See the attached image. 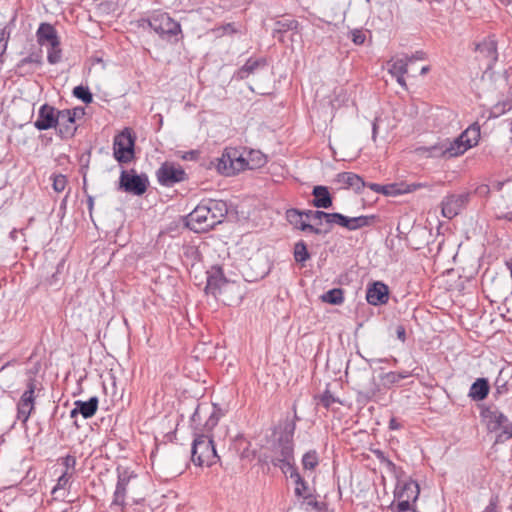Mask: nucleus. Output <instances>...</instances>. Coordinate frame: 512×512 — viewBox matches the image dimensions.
<instances>
[{"label": "nucleus", "instance_id": "obj_1", "mask_svg": "<svg viewBox=\"0 0 512 512\" xmlns=\"http://www.w3.org/2000/svg\"><path fill=\"white\" fill-rule=\"evenodd\" d=\"M142 22L147 23L164 40L177 42V36L182 33L180 23L166 12L154 11L147 19H142Z\"/></svg>", "mask_w": 512, "mask_h": 512}, {"label": "nucleus", "instance_id": "obj_2", "mask_svg": "<svg viewBox=\"0 0 512 512\" xmlns=\"http://www.w3.org/2000/svg\"><path fill=\"white\" fill-rule=\"evenodd\" d=\"M481 416L486 423L489 432H497L495 443H504L512 438V422L499 409L486 408L481 411Z\"/></svg>", "mask_w": 512, "mask_h": 512}, {"label": "nucleus", "instance_id": "obj_3", "mask_svg": "<svg viewBox=\"0 0 512 512\" xmlns=\"http://www.w3.org/2000/svg\"><path fill=\"white\" fill-rule=\"evenodd\" d=\"M219 460L213 439L205 434L195 437L191 448V461L196 466H212Z\"/></svg>", "mask_w": 512, "mask_h": 512}, {"label": "nucleus", "instance_id": "obj_4", "mask_svg": "<svg viewBox=\"0 0 512 512\" xmlns=\"http://www.w3.org/2000/svg\"><path fill=\"white\" fill-rule=\"evenodd\" d=\"M239 148H226L221 157L216 159L217 171L225 176H232L248 169L249 160Z\"/></svg>", "mask_w": 512, "mask_h": 512}, {"label": "nucleus", "instance_id": "obj_5", "mask_svg": "<svg viewBox=\"0 0 512 512\" xmlns=\"http://www.w3.org/2000/svg\"><path fill=\"white\" fill-rule=\"evenodd\" d=\"M136 136L129 127L124 128L113 140V156L120 164L130 163L135 158Z\"/></svg>", "mask_w": 512, "mask_h": 512}, {"label": "nucleus", "instance_id": "obj_6", "mask_svg": "<svg viewBox=\"0 0 512 512\" xmlns=\"http://www.w3.org/2000/svg\"><path fill=\"white\" fill-rule=\"evenodd\" d=\"M222 415L221 409L214 404H198L190 420L195 428L202 426L204 432H210L217 426Z\"/></svg>", "mask_w": 512, "mask_h": 512}, {"label": "nucleus", "instance_id": "obj_7", "mask_svg": "<svg viewBox=\"0 0 512 512\" xmlns=\"http://www.w3.org/2000/svg\"><path fill=\"white\" fill-rule=\"evenodd\" d=\"M149 186V179L146 174H137L134 169L122 170L119 177L118 190L142 196Z\"/></svg>", "mask_w": 512, "mask_h": 512}, {"label": "nucleus", "instance_id": "obj_8", "mask_svg": "<svg viewBox=\"0 0 512 512\" xmlns=\"http://www.w3.org/2000/svg\"><path fill=\"white\" fill-rule=\"evenodd\" d=\"M37 389V381L30 376L26 382V390L21 395L17 403L16 419L26 426V423L35 409V390Z\"/></svg>", "mask_w": 512, "mask_h": 512}, {"label": "nucleus", "instance_id": "obj_9", "mask_svg": "<svg viewBox=\"0 0 512 512\" xmlns=\"http://www.w3.org/2000/svg\"><path fill=\"white\" fill-rule=\"evenodd\" d=\"M117 472V483L113 494L112 505L125 507L126 505V494L127 487L132 479L137 478V474L128 467L118 466Z\"/></svg>", "mask_w": 512, "mask_h": 512}, {"label": "nucleus", "instance_id": "obj_10", "mask_svg": "<svg viewBox=\"0 0 512 512\" xmlns=\"http://www.w3.org/2000/svg\"><path fill=\"white\" fill-rule=\"evenodd\" d=\"M420 487L417 481L405 480L395 485L394 501L397 504H406V506H415L419 498Z\"/></svg>", "mask_w": 512, "mask_h": 512}, {"label": "nucleus", "instance_id": "obj_11", "mask_svg": "<svg viewBox=\"0 0 512 512\" xmlns=\"http://www.w3.org/2000/svg\"><path fill=\"white\" fill-rule=\"evenodd\" d=\"M471 194L464 192L461 194H449L441 201V212L443 217L452 219L457 216L469 203Z\"/></svg>", "mask_w": 512, "mask_h": 512}, {"label": "nucleus", "instance_id": "obj_12", "mask_svg": "<svg viewBox=\"0 0 512 512\" xmlns=\"http://www.w3.org/2000/svg\"><path fill=\"white\" fill-rule=\"evenodd\" d=\"M467 150L468 148H466V144L463 142V139H460V136L455 138L453 141L446 140L445 142L428 148L431 156H442L446 158L460 156Z\"/></svg>", "mask_w": 512, "mask_h": 512}, {"label": "nucleus", "instance_id": "obj_13", "mask_svg": "<svg viewBox=\"0 0 512 512\" xmlns=\"http://www.w3.org/2000/svg\"><path fill=\"white\" fill-rule=\"evenodd\" d=\"M157 179L162 186L171 187L176 183L185 181L187 174L181 166L165 162L157 170Z\"/></svg>", "mask_w": 512, "mask_h": 512}, {"label": "nucleus", "instance_id": "obj_14", "mask_svg": "<svg viewBox=\"0 0 512 512\" xmlns=\"http://www.w3.org/2000/svg\"><path fill=\"white\" fill-rule=\"evenodd\" d=\"M229 284L230 282L225 277L221 266L213 265L207 271L206 294H211L217 298Z\"/></svg>", "mask_w": 512, "mask_h": 512}, {"label": "nucleus", "instance_id": "obj_15", "mask_svg": "<svg viewBox=\"0 0 512 512\" xmlns=\"http://www.w3.org/2000/svg\"><path fill=\"white\" fill-rule=\"evenodd\" d=\"M187 226L196 232L207 231L214 228L211 223V218L205 204V200L197 205V207L188 215Z\"/></svg>", "mask_w": 512, "mask_h": 512}, {"label": "nucleus", "instance_id": "obj_16", "mask_svg": "<svg viewBox=\"0 0 512 512\" xmlns=\"http://www.w3.org/2000/svg\"><path fill=\"white\" fill-rule=\"evenodd\" d=\"M286 220L290 225L293 226L294 229L300 230L302 232H308L315 235L326 234L330 230H322L304 220L305 215L303 211L297 208H289L285 212Z\"/></svg>", "mask_w": 512, "mask_h": 512}, {"label": "nucleus", "instance_id": "obj_17", "mask_svg": "<svg viewBox=\"0 0 512 512\" xmlns=\"http://www.w3.org/2000/svg\"><path fill=\"white\" fill-rule=\"evenodd\" d=\"M57 124H59L58 109L47 103L41 105L38 110V117L34 122V127L39 131H45L57 128Z\"/></svg>", "mask_w": 512, "mask_h": 512}, {"label": "nucleus", "instance_id": "obj_18", "mask_svg": "<svg viewBox=\"0 0 512 512\" xmlns=\"http://www.w3.org/2000/svg\"><path fill=\"white\" fill-rule=\"evenodd\" d=\"M366 300L370 305L373 306L386 304L389 300L388 286L381 281H375L368 285L366 291Z\"/></svg>", "mask_w": 512, "mask_h": 512}, {"label": "nucleus", "instance_id": "obj_19", "mask_svg": "<svg viewBox=\"0 0 512 512\" xmlns=\"http://www.w3.org/2000/svg\"><path fill=\"white\" fill-rule=\"evenodd\" d=\"M59 124H57L58 135L62 139L71 138L76 131L75 120L76 113L71 109L58 110Z\"/></svg>", "mask_w": 512, "mask_h": 512}, {"label": "nucleus", "instance_id": "obj_20", "mask_svg": "<svg viewBox=\"0 0 512 512\" xmlns=\"http://www.w3.org/2000/svg\"><path fill=\"white\" fill-rule=\"evenodd\" d=\"M99 399L96 396L90 397L87 401L76 400L74 408L70 411V417L75 418L82 415L84 419L93 417L98 410Z\"/></svg>", "mask_w": 512, "mask_h": 512}, {"label": "nucleus", "instance_id": "obj_21", "mask_svg": "<svg viewBox=\"0 0 512 512\" xmlns=\"http://www.w3.org/2000/svg\"><path fill=\"white\" fill-rule=\"evenodd\" d=\"M311 205L317 209H329L333 205V196L327 186L316 185L313 187Z\"/></svg>", "mask_w": 512, "mask_h": 512}, {"label": "nucleus", "instance_id": "obj_22", "mask_svg": "<svg viewBox=\"0 0 512 512\" xmlns=\"http://www.w3.org/2000/svg\"><path fill=\"white\" fill-rule=\"evenodd\" d=\"M335 182L340 184L342 188H353L357 194H360L362 189L366 187V182L363 178L353 172L338 173Z\"/></svg>", "mask_w": 512, "mask_h": 512}, {"label": "nucleus", "instance_id": "obj_23", "mask_svg": "<svg viewBox=\"0 0 512 512\" xmlns=\"http://www.w3.org/2000/svg\"><path fill=\"white\" fill-rule=\"evenodd\" d=\"M476 50L486 58V70H491L498 59L496 41L490 38L485 39L477 45Z\"/></svg>", "mask_w": 512, "mask_h": 512}, {"label": "nucleus", "instance_id": "obj_24", "mask_svg": "<svg viewBox=\"0 0 512 512\" xmlns=\"http://www.w3.org/2000/svg\"><path fill=\"white\" fill-rule=\"evenodd\" d=\"M207 206L211 223L215 227L221 223L228 213L227 203L223 200L208 199L205 201Z\"/></svg>", "mask_w": 512, "mask_h": 512}, {"label": "nucleus", "instance_id": "obj_25", "mask_svg": "<svg viewBox=\"0 0 512 512\" xmlns=\"http://www.w3.org/2000/svg\"><path fill=\"white\" fill-rule=\"evenodd\" d=\"M37 41L40 45L57 46L60 40L57 31L53 25L49 23H41L36 32Z\"/></svg>", "mask_w": 512, "mask_h": 512}, {"label": "nucleus", "instance_id": "obj_26", "mask_svg": "<svg viewBox=\"0 0 512 512\" xmlns=\"http://www.w3.org/2000/svg\"><path fill=\"white\" fill-rule=\"evenodd\" d=\"M299 22L294 18H283L275 21L272 31L273 38L279 42H284V36L287 32H298Z\"/></svg>", "mask_w": 512, "mask_h": 512}, {"label": "nucleus", "instance_id": "obj_27", "mask_svg": "<svg viewBox=\"0 0 512 512\" xmlns=\"http://www.w3.org/2000/svg\"><path fill=\"white\" fill-rule=\"evenodd\" d=\"M274 456L279 460L294 459V441L278 438L273 445Z\"/></svg>", "mask_w": 512, "mask_h": 512}, {"label": "nucleus", "instance_id": "obj_28", "mask_svg": "<svg viewBox=\"0 0 512 512\" xmlns=\"http://www.w3.org/2000/svg\"><path fill=\"white\" fill-rule=\"evenodd\" d=\"M490 390L489 382L486 378H478L470 387L468 396L474 401L484 400Z\"/></svg>", "mask_w": 512, "mask_h": 512}, {"label": "nucleus", "instance_id": "obj_29", "mask_svg": "<svg viewBox=\"0 0 512 512\" xmlns=\"http://www.w3.org/2000/svg\"><path fill=\"white\" fill-rule=\"evenodd\" d=\"M250 447L251 443L242 434H238L233 440V448L239 453L240 459L252 460L255 457V451Z\"/></svg>", "mask_w": 512, "mask_h": 512}, {"label": "nucleus", "instance_id": "obj_30", "mask_svg": "<svg viewBox=\"0 0 512 512\" xmlns=\"http://www.w3.org/2000/svg\"><path fill=\"white\" fill-rule=\"evenodd\" d=\"M300 507L306 512H321L325 509L326 504L319 501L317 496L309 493L301 497Z\"/></svg>", "mask_w": 512, "mask_h": 512}, {"label": "nucleus", "instance_id": "obj_31", "mask_svg": "<svg viewBox=\"0 0 512 512\" xmlns=\"http://www.w3.org/2000/svg\"><path fill=\"white\" fill-rule=\"evenodd\" d=\"M460 139L466 144V148L470 149L478 144L480 138V126L478 123L471 124L460 135Z\"/></svg>", "mask_w": 512, "mask_h": 512}, {"label": "nucleus", "instance_id": "obj_32", "mask_svg": "<svg viewBox=\"0 0 512 512\" xmlns=\"http://www.w3.org/2000/svg\"><path fill=\"white\" fill-rule=\"evenodd\" d=\"M376 221L375 215H360L357 217H348L346 229L355 231L364 227L371 226Z\"/></svg>", "mask_w": 512, "mask_h": 512}, {"label": "nucleus", "instance_id": "obj_33", "mask_svg": "<svg viewBox=\"0 0 512 512\" xmlns=\"http://www.w3.org/2000/svg\"><path fill=\"white\" fill-rule=\"evenodd\" d=\"M271 464L274 467L280 468L283 474L289 476L291 479L296 477L299 472L295 465V459L293 460H279L278 458H271Z\"/></svg>", "mask_w": 512, "mask_h": 512}, {"label": "nucleus", "instance_id": "obj_34", "mask_svg": "<svg viewBox=\"0 0 512 512\" xmlns=\"http://www.w3.org/2000/svg\"><path fill=\"white\" fill-rule=\"evenodd\" d=\"M30 64H35L36 66L42 65V55L40 52H32L27 57L21 59L17 65L16 69L19 71L20 75H24L27 73H32L33 70H26L25 67Z\"/></svg>", "mask_w": 512, "mask_h": 512}, {"label": "nucleus", "instance_id": "obj_35", "mask_svg": "<svg viewBox=\"0 0 512 512\" xmlns=\"http://www.w3.org/2000/svg\"><path fill=\"white\" fill-rule=\"evenodd\" d=\"M379 391V386L376 384L374 378H372V386L365 390H358L356 394V402L359 404H367L374 400L376 393Z\"/></svg>", "mask_w": 512, "mask_h": 512}, {"label": "nucleus", "instance_id": "obj_36", "mask_svg": "<svg viewBox=\"0 0 512 512\" xmlns=\"http://www.w3.org/2000/svg\"><path fill=\"white\" fill-rule=\"evenodd\" d=\"M379 391V386L376 384L374 378H372V386L365 390H358L356 394V402L359 404H367L374 400L376 393Z\"/></svg>", "mask_w": 512, "mask_h": 512}, {"label": "nucleus", "instance_id": "obj_37", "mask_svg": "<svg viewBox=\"0 0 512 512\" xmlns=\"http://www.w3.org/2000/svg\"><path fill=\"white\" fill-rule=\"evenodd\" d=\"M366 187L370 188L372 191L378 194H383L386 196L402 194V191L398 188L397 184L380 185L377 183H366Z\"/></svg>", "mask_w": 512, "mask_h": 512}, {"label": "nucleus", "instance_id": "obj_38", "mask_svg": "<svg viewBox=\"0 0 512 512\" xmlns=\"http://www.w3.org/2000/svg\"><path fill=\"white\" fill-rule=\"evenodd\" d=\"M249 160L248 169H256L264 166L267 162L266 156L259 150H249L246 156Z\"/></svg>", "mask_w": 512, "mask_h": 512}, {"label": "nucleus", "instance_id": "obj_39", "mask_svg": "<svg viewBox=\"0 0 512 512\" xmlns=\"http://www.w3.org/2000/svg\"><path fill=\"white\" fill-rule=\"evenodd\" d=\"M323 302L340 305L344 302V292L341 288H333L321 296Z\"/></svg>", "mask_w": 512, "mask_h": 512}, {"label": "nucleus", "instance_id": "obj_40", "mask_svg": "<svg viewBox=\"0 0 512 512\" xmlns=\"http://www.w3.org/2000/svg\"><path fill=\"white\" fill-rule=\"evenodd\" d=\"M293 255L295 261L301 264H304L311 257L307 249V244L303 240H299L295 243Z\"/></svg>", "mask_w": 512, "mask_h": 512}, {"label": "nucleus", "instance_id": "obj_41", "mask_svg": "<svg viewBox=\"0 0 512 512\" xmlns=\"http://www.w3.org/2000/svg\"><path fill=\"white\" fill-rule=\"evenodd\" d=\"M305 470L313 471L319 465V455L316 450L307 451L301 459Z\"/></svg>", "mask_w": 512, "mask_h": 512}, {"label": "nucleus", "instance_id": "obj_42", "mask_svg": "<svg viewBox=\"0 0 512 512\" xmlns=\"http://www.w3.org/2000/svg\"><path fill=\"white\" fill-rule=\"evenodd\" d=\"M408 60L406 58H400L392 61L389 64V73L394 76L405 75L408 72Z\"/></svg>", "mask_w": 512, "mask_h": 512}, {"label": "nucleus", "instance_id": "obj_43", "mask_svg": "<svg viewBox=\"0 0 512 512\" xmlns=\"http://www.w3.org/2000/svg\"><path fill=\"white\" fill-rule=\"evenodd\" d=\"M265 64V60L263 59H248L246 63L240 68L238 75L240 78H246L250 74H252L260 65Z\"/></svg>", "mask_w": 512, "mask_h": 512}, {"label": "nucleus", "instance_id": "obj_44", "mask_svg": "<svg viewBox=\"0 0 512 512\" xmlns=\"http://www.w3.org/2000/svg\"><path fill=\"white\" fill-rule=\"evenodd\" d=\"M386 470L395 478L396 484H399L400 482L405 480L412 479L406 475L402 467L397 466L392 461H386Z\"/></svg>", "mask_w": 512, "mask_h": 512}, {"label": "nucleus", "instance_id": "obj_45", "mask_svg": "<svg viewBox=\"0 0 512 512\" xmlns=\"http://www.w3.org/2000/svg\"><path fill=\"white\" fill-rule=\"evenodd\" d=\"M72 94L77 99L81 100L85 104L93 102V94L87 86L78 85L74 87Z\"/></svg>", "mask_w": 512, "mask_h": 512}, {"label": "nucleus", "instance_id": "obj_46", "mask_svg": "<svg viewBox=\"0 0 512 512\" xmlns=\"http://www.w3.org/2000/svg\"><path fill=\"white\" fill-rule=\"evenodd\" d=\"M296 430L295 420H290L288 417L283 422L281 432L278 438L294 441V433Z\"/></svg>", "mask_w": 512, "mask_h": 512}, {"label": "nucleus", "instance_id": "obj_47", "mask_svg": "<svg viewBox=\"0 0 512 512\" xmlns=\"http://www.w3.org/2000/svg\"><path fill=\"white\" fill-rule=\"evenodd\" d=\"M315 399L319 400V403L326 409H329L334 403L342 404L341 400L337 397H335L328 387L325 389V391L320 395L316 396Z\"/></svg>", "mask_w": 512, "mask_h": 512}, {"label": "nucleus", "instance_id": "obj_48", "mask_svg": "<svg viewBox=\"0 0 512 512\" xmlns=\"http://www.w3.org/2000/svg\"><path fill=\"white\" fill-rule=\"evenodd\" d=\"M295 484L294 493L300 499L301 497L309 494V486L308 483L304 480V478L300 475V473L292 479Z\"/></svg>", "mask_w": 512, "mask_h": 512}, {"label": "nucleus", "instance_id": "obj_49", "mask_svg": "<svg viewBox=\"0 0 512 512\" xmlns=\"http://www.w3.org/2000/svg\"><path fill=\"white\" fill-rule=\"evenodd\" d=\"M325 222L329 225L336 224L343 228H346L347 224H348V216H345L338 212H332V213L327 212V217H326Z\"/></svg>", "mask_w": 512, "mask_h": 512}, {"label": "nucleus", "instance_id": "obj_50", "mask_svg": "<svg viewBox=\"0 0 512 512\" xmlns=\"http://www.w3.org/2000/svg\"><path fill=\"white\" fill-rule=\"evenodd\" d=\"M52 187L55 192L60 193L64 191L67 186V178L63 174H53L51 176Z\"/></svg>", "mask_w": 512, "mask_h": 512}, {"label": "nucleus", "instance_id": "obj_51", "mask_svg": "<svg viewBox=\"0 0 512 512\" xmlns=\"http://www.w3.org/2000/svg\"><path fill=\"white\" fill-rule=\"evenodd\" d=\"M62 58V50L60 45L50 46L47 53V61L54 65L61 61Z\"/></svg>", "mask_w": 512, "mask_h": 512}, {"label": "nucleus", "instance_id": "obj_52", "mask_svg": "<svg viewBox=\"0 0 512 512\" xmlns=\"http://www.w3.org/2000/svg\"><path fill=\"white\" fill-rule=\"evenodd\" d=\"M72 472H63L57 480L56 486L53 488V493L60 489H66L70 485Z\"/></svg>", "mask_w": 512, "mask_h": 512}, {"label": "nucleus", "instance_id": "obj_53", "mask_svg": "<svg viewBox=\"0 0 512 512\" xmlns=\"http://www.w3.org/2000/svg\"><path fill=\"white\" fill-rule=\"evenodd\" d=\"M76 463V457L73 455L68 454L61 458V464L65 467L64 472H72V475L75 473Z\"/></svg>", "mask_w": 512, "mask_h": 512}, {"label": "nucleus", "instance_id": "obj_54", "mask_svg": "<svg viewBox=\"0 0 512 512\" xmlns=\"http://www.w3.org/2000/svg\"><path fill=\"white\" fill-rule=\"evenodd\" d=\"M307 220H322L327 217V212L322 210H302Z\"/></svg>", "mask_w": 512, "mask_h": 512}, {"label": "nucleus", "instance_id": "obj_55", "mask_svg": "<svg viewBox=\"0 0 512 512\" xmlns=\"http://www.w3.org/2000/svg\"><path fill=\"white\" fill-rule=\"evenodd\" d=\"M351 40L356 45H362L365 42L366 36L360 29H354L351 32Z\"/></svg>", "mask_w": 512, "mask_h": 512}, {"label": "nucleus", "instance_id": "obj_56", "mask_svg": "<svg viewBox=\"0 0 512 512\" xmlns=\"http://www.w3.org/2000/svg\"><path fill=\"white\" fill-rule=\"evenodd\" d=\"M410 374L408 372H389L386 376L389 382L396 383L401 379L408 378Z\"/></svg>", "mask_w": 512, "mask_h": 512}, {"label": "nucleus", "instance_id": "obj_57", "mask_svg": "<svg viewBox=\"0 0 512 512\" xmlns=\"http://www.w3.org/2000/svg\"><path fill=\"white\" fill-rule=\"evenodd\" d=\"M82 189H83V192L87 196V207H88V210H89V214L92 217V212H93V209H94V197L87 193V181H86V177L85 176H84V179H83V188Z\"/></svg>", "mask_w": 512, "mask_h": 512}, {"label": "nucleus", "instance_id": "obj_58", "mask_svg": "<svg viewBox=\"0 0 512 512\" xmlns=\"http://www.w3.org/2000/svg\"><path fill=\"white\" fill-rule=\"evenodd\" d=\"M427 57L426 53L424 51H416L415 53H413L412 55L408 56V55H405V58L406 60H408V63H413L415 61H422V60H425Z\"/></svg>", "mask_w": 512, "mask_h": 512}, {"label": "nucleus", "instance_id": "obj_59", "mask_svg": "<svg viewBox=\"0 0 512 512\" xmlns=\"http://www.w3.org/2000/svg\"><path fill=\"white\" fill-rule=\"evenodd\" d=\"M395 333L397 338L404 343L406 341V328L402 324H398L395 327Z\"/></svg>", "mask_w": 512, "mask_h": 512}, {"label": "nucleus", "instance_id": "obj_60", "mask_svg": "<svg viewBox=\"0 0 512 512\" xmlns=\"http://www.w3.org/2000/svg\"><path fill=\"white\" fill-rule=\"evenodd\" d=\"M498 496H492L483 512H497Z\"/></svg>", "mask_w": 512, "mask_h": 512}, {"label": "nucleus", "instance_id": "obj_61", "mask_svg": "<svg viewBox=\"0 0 512 512\" xmlns=\"http://www.w3.org/2000/svg\"><path fill=\"white\" fill-rule=\"evenodd\" d=\"M62 267H63V262L58 264L56 272H54L51 275V277L47 279L49 286H55L59 282L58 273H59L60 268H62Z\"/></svg>", "mask_w": 512, "mask_h": 512}, {"label": "nucleus", "instance_id": "obj_62", "mask_svg": "<svg viewBox=\"0 0 512 512\" xmlns=\"http://www.w3.org/2000/svg\"><path fill=\"white\" fill-rule=\"evenodd\" d=\"M396 512H417L415 506H406V504H396Z\"/></svg>", "mask_w": 512, "mask_h": 512}, {"label": "nucleus", "instance_id": "obj_63", "mask_svg": "<svg viewBox=\"0 0 512 512\" xmlns=\"http://www.w3.org/2000/svg\"><path fill=\"white\" fill-rule=\"evenodd\" d=\"M423 186H424V184H422V183H412V184L406 185V188L401 189V191H402V193L413 192Z\"/></svg>", "mask_w": 512, "mask_h": 512}, {"label": "nucleus", "instance_id": "obj_64", "mask_svg": "<svg viewBox=\"0 0 512 512\" xmlns=\"http://www.w3.org/2000/svg\"><path fill=\"white\" fill-rule=\"evenodd\" d=\"M374 454L376 455L377 459L380 461L381 464H383L386 467V461H391L389 458H387L383 451L381 450H375Z\"/></svg>", "mask_w": 512, "mask_h": 512}]
</instances>
